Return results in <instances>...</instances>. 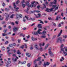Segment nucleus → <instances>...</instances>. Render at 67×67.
Returning <instances> with one entry per match:
<instances>
[{"label": "nucleus", "mask_w": 67, "mask_h": 67, "mask_svg": "<svg viewBox=\"0 0 67 67\" xmlns=\"http://www.w3.org/2000/svg\"><path fill=\"white\" fill-rule=\"evenodd\" d=\"M2 5L3 7H4L5 5V4L4 3H3Z\"/></svg>", "instance_id": "obj_48"}, {"label": "nucleus", "mask_w": 67, "mask_h": 67, "mask_svg": "<svg viewBox=\"0 0 67 67\" xmlns=\"http://www.w3.org/2000/svg\"><path fill=\"white\" fill-rule=\"evenodd\" d=\"M6 16V17H6L5 20L6 21H7L8 20V17H9V15H8V14L7 13Z\"/></svg>", "instance_id": "obj_8"}, {"label": "nucleus", "mask_w": 67, "mask_h": 67, "mask_svg": "<svg viewBox=\"0 0 67 67\" xmlns=\"http://www.w3.org/2000/svg\"><path fill=\"white\" fill-rule=\"evenodd\" d=\"M2 35L3 36H6L7 35V34L5 33H3L2 34Z\"/></svg>", "instance_id": "obj_40"}, {"label": "nucleus", "mask_w": 67, "mask_h": 67, "mask_svg": "<svg viewBox=\"0 0 67 67\" xmlns=\"http://www.w3.org/2000/svg\"><path fill=\"white\" fill-rule=\"evenodd\" d=\"M61 51H63V53L64 54H65L64 55L65 56H66L67 55V49H65V52H66L64 51V48H61Z\"/></svg>", "instance_id": "obj_1"}, {"label": "nucleus", "mask_w": 67, "mask_h": 67, "mask_svg": "<svg viewBox=\"0 0 67 67\" xmlns=\"http://www.w3.org/2000/svg\"><path fill=\"white\" fill-rule=\"evenodd\" d=\"M17 54H18V55H20L21 54V53L20 52V51L19 50L18 51V52H17Z\"/></svg>", "instance_id": "obj_21"}, {"label": "nucleus", "mask_w": 67, "mask_h": 67, "mask_svg": "<svg viewBox=\"0 0 67 67\" xmlns=\"http://www.w3.org/2000/svg\"><path fill=\"white\" fill-rule=\"evenodd\" d=\"M13 46H15V45H16V44H15V43H14L13 44Z\"/></svg>", "instance_id": "obj_63"}, {"label": "nucleus", "mask_w": 67, "mask_h": 67, "mask_svg": "<svg viewBox=\"0 0 67 67\" xmlns=\"http://www.w3.org/2000/svg\"><path fill=\"white\" fill-rule=\"evenodd\" d=\"M15 15L14 14H12V15H11L10 16V18H13V16H14Z\"/></svg>", "instance_id": "obj_30"}, {"label": "nucleus", "mask_w": 67, "mask_h": 67, "mask_svg": "<svg viewBox=\"0 0 67 67\" xmlns=\"http://www.w3.org/2000/svg\"><path fill=\"white\" fill-rule=\"evenodd\" d=\"M12 59L13 60V62H16L17 60L16 59L14 58H12Z\"/></svg>", "instance_id": "obj_18"}, {"label": "nucleus", "mask_w": 67, "mask_h": 67, "mask_svg": "<svg viewBox=\"0 0 67 67\" xmlns=\"http://www.w3.org/2000/svg\"><path fill=\"white\" fill-rule=\"evenodd\" d=\"M41 37H42V38H45V37H46V36H45V35H44V36L43 35L41 36Z\"/></svg>", "instance_id": "obj_31"}, {"label": "nucleus", "mask_w": 67, "mask_h": 67, "mask_svg": "<svg viewBox=\"0 0 67 67\" xmlns=\"http://www.w3.org/2000/svg\"><path fill=\"white\" fill-rule=\"evenodd\" d=\"M38 64L40 65H41V64H42V62L41 61H39L38 63Z\"/></svg>", "instance_id": "obj_39"}, {"label": "nucleus", "mask_w": 67, "mask_h": 67, "mask_svg": "<svg viewBox=\"0 0 67 67\" xmlns=\"http://www.w3.org/2000/svg\"><path fill=\"white\" fill-rule=\"evenodd\" d=\"M25 17L27 19V21H28V20H29V18L27 17V16H25Z\"/></svg>", "instance_id": "obj_41"}, {"label": "nucleus", "mask_w": 67, "mask_h": 67, "mask_svg": "<svg viewBox=\"0 0 67 67\" xmlns=\"http://www.w3.org/2000/svg\"><path fill=\"white\" fill-rule=\"evenodd\" d=\"M30 20H32V21H34L35 20V19L34 18H30Z\"/></svg>", "instance_id": "obj_24"}, {"label": "nucleus", "mask_w": 67, "mask_h": 67, "mask_svg": "<svg viewBox=\"0 0 67 67\" xmlns=\"http://www.w3.org/2000/svg\"><path fill=\"white\" fill-rule=\"evenodd\" d=\"M7 31V29H5V30H4L3 31L4 33H6Z\"/></svg>", "instance_id": "obj_36"}, {"label": "nucleus", "mask_w": 67, "mask_h": 67, "mask_svg": "<svg viewBox=\"0 0 67 67\" xmlns=\"http://www.w3.org/2000/svg\"><path fill=\"white\" fill-rule=\"evenodd\" d=\"M21 39H18V43H21Z\"/></svg>", "instance_id": "obj_27"}, {"label": "nucleus", "mask_w": 67, "mask_h": 67, "mask_svg": "<svg viewBox=\"0 0 67 67\" xmlns=\"http://www.w3.org/2000/svg\"><path fill=\"white\" fill-rule=\"evenodd\" d=\"M43 5H44V6L43 7V8H46V5H45L44 4H43Z\"/></svg>", "instance_id": "obj_51"}, {"label": "nucleus", "mask_w": 67, "mask_h": 67, "mask_svg": "<svg viewBox=\"0 0 67 67\" xmlns=\"http://www.w3.org/2000/svg\"><path fill=\"white\" fill-rule=\"evenodd\" d=\"M50 64L49 62H47L46 64L45 62H44V64L43 65L44 67H46V65L47 66H48Z\"/></svg>", "instance_id": "obj_6"}, {"label": "nucleus", "mask_w": 67, "mask_h": 67, "mask_svg": "<svg viewBox=\"0 0 67 67\" xmlns=\"http://www.w3.org/2000/svg\"><path fill=\"white\" fill-rule=\"evenodd\" d=\"M64 46V44H62L60 46V48H62V47H63Z\"/></svg>", "instance_id": "obj_60"}, {"label": "nucleus", "mask_w": 67, "mask_h": 67, "mask_svg": "<svg viewBox=\"0 0 67 67\" xmlns=\"http://www.w3.org/2000/svg\"><path fill=\"white\" fill-rule=\"evenodd\" d=\"M38 50H40V51L41 52H42V51H43V48H42V47H40V48Z\"/></svg>", "instance_id": "obj_17"}, {"label": "nucleus", "mask_w": 67, "mask_h": 67, "mask_svg": "<svg viewBox=\"0 0 67 67\" xmlns=\"http://www.w3.org/2000/svg\"><path fill=\"white\" fill-rule=\"evenodd\" d=\"M26 5L28 6V7H31V8H32V7H33V6L34 7H35V6H36V5H30H30H29L30 4L29 3V2L27 1L26 2Z\"/></svg>", "instance_id": "obj_3"}, {"label": "nucleus", "mask_w": 67, "mask_h": 67, "mask_svg": "<svg viewBox=\"0 0 67 67\" xmlns=\"http://www.w3.org/2000/svg\"><path fill=\"white\" fill-rule=\"evenodd\" d=\"M13 30L14 32H16V31H17L18 30H19V28L14 27V28H13Z\"/></svg>", "instance_id": "obj_7"}, {"label": "nucleus", "mask_w": 67, "mask_h": 67, "mask_svg": "<svg viewBox=\"0 0 67 67\" xmlns=\"http://www.w3.org/2000/svg\"><path fill=\"white\" fill-rule=\"evenodd\" d=\"M5 48L4 47V46H3L2 47V51H4V50H5Z\"/></svg>", "instance_id": "obj_20"}, {"label": "nucleus", "mask_w": 67, "mask_h": 67, "mask_svg": "<svg viewBox=\"0 0 67 67\" xmlns=\"http://www.w3.org/2000/svg\"><path fill=\"white\" fill-rule=\"evenodd\" d=\"M51 50H52V48H51V47L49 48L48 52H49V51H51Z\"/></svg>", "instance_id": "obj_46"}, {"label": "nucleus", "mask_w": 67, "mask_h": 67, "mask_svg": "<svg viewBox=\"0 0 67 67\" xmlns=\"http://www.w3.org/2000/svg\"><path fill=\"white\" fill-rule=\"evenodd\" d=\"M58 16H57V17L55 19V20H56V21H57V20H58Z\"/></svg>", "instance_id": "obj_54"}, {"label": "nucleus", "mask_w": 67, "mask_h": 67, "mask_svg": "<svg viewBox=\"0 0 67 67\" xmlns=\"http://www.w3.org/2000/svg\"><path fill=\"white\" fill-rule=\"evenodd\" d=\"M61 16H64V14H63V13H62L61 14Z\"/></svg>", "instance_id": "obj_58"}, {"label": "nucleus", "mask_w": 67, "mask_h": 67, "mask_svg": "<svg viewBox=\"0 0 67 67\" xmlns=\"http://www.w3.org/2000/svg\"><path fill=\"white\" fill-rule=\"evenodd\" d=\"M20 2V1L19 0H18L17 1H16V4H18Z\"/></svg>", "instance_id": "obj_44"}, {"label": "nucleus", "mask_w": 67, "mask_h": 67, "mask_svg": "<svg viewBox=\"0 0 67 67\" xmlns=\"http://www.w3.org/2000/svg\"><path fill=\"white\" fill-rule=\"evenodd\" d=\"M60 35H61V34L59 33V34L57 36V37H59V36H60Z\"/></svg>", "instance_id": "obj_52"}, {"label": "nucleus", "mask_w": 67, "mask_h": 67, "mask_svg": "<svg viewBox=\"0 0 67 67\" xmlns=\"http://www.w3.org/2000/svg\"><path fill=\"white\" fill-rule=\"evenodd\" d=\"M46 11H47V12H50L49 9H48V8H47L46 10Z\"/></svg>", "instance_id": "obj_16"}, {"label": "nucleus", "mask_w": 67, "mask_h": 67, "mask_svg": "<svg viewBox=\"0 0 67 67\" xmlns=\"http://www.w3.org/2000/svg\"><path fill=\"white\" fill-rule=\"evenodd\" d=\"M20 48H22V49H23V48H24V45H23Z\"/></svg>", "instance_id": "obj_59"}, {"label": "nucleus", "mask_w": 67, "mask_h": 67, "mask_svg": "<svg viewBox=\"0 0 67 67\" xmlns=\"http://www.w3.org/2000/svg\"><path fill=\"white\" fill-rule=\"evenodd\" d=\"M63 37L64 38H66L67 37V35H65V36H63Z\"/></svg>", "instance_id": "obj_33"}, {"label": "nucleus", "mask_w": 67, "mask_h": 67, "mask_svg": "<svg viewBox=\"0 0 67 67\" xmlns=\"http://www.w3.org/2000/svg\"><path fill=\"white\" fill-rule=\"evenodd\" d=\"M40 31H42V30L41 29H38L37 32H34V34L36 35H38V34H41V32Z\"/></svg>", "instance_id": "obj_2"}, {"label": "nucleus", "mask_w": 67, "mask_h": 67, "mask_svg": "<svg viewBox=\"0 0 67 67\" xmlns=\"http://www.w3.org/2000/svg\"><path fill=\"white\" fill-rule=\"evenodd\" d=\"M58 16V19H61V18H60V17L58 16Z\"/></svg>", "instance_id": "obj_57"}, {"label": "nucleus", "mask_w": 67, "mask_h": 67, "mask_svg": "<svg viewBox=\"0 0 67 67\" xmlns=\"http://www.w3.org/2000/svg\"><path fill=\"white\" fill-rule=\"evenodd\" d=\"M26 63V61H24V62H21V64H25Z\"/></svg>", "instance_id": "obj_26"}, {"label": "nucleus", "mask_w": 67, "mask_h": 67, "mask_svg": "<svg viewBox=\"0 0 67 67\" xmlns=\"http://www.w3.org/2000/svg\"><path fill=\"white\" fill-rule=\"evenodd\" d=\"M7 63H8V64H10V63H11V61H8L7 62Z\"/></svg>", "instance_id": "obj_47"}, {"label": "nucleus", "mask_w": 67, "mask_h": 67, "mask_svg": "<svg viewBox=\"0 0 67 67\" xmlns=\"http://www.w3.org/2000/svg\"><path fill=\"white\" fill-rule=\"evenodd\" d=\"M38 27L39 29L42 28V25H41V24H39L38 25Z\"/></svg>", "instance_id": "obj_13"}, {"label": "nucleus", "mask_w": 67, "mask_h": 67, "mask_svg": "<svg viewBox=\"0 0 67 67\" xmlns=\"http://www.w3.org/2000/svg\"><path fill=\"white\" fill-rule=\"evenodd\" d=\"M30 63H28L27 64V66L28 67H30Z\"/></svg>", "instance_id": "obj_49"}, {"label": "nucleus", "mask_w": 67, "mask_h": 67, "mask_svg": "<svg viewBox=\"0 0 67 67\" xmlns=\"http://www.w3.org/2000/svg\"><path fill=\"white\" fill-rule=\"evenodd\" d=\"M5 10L6 11H7V12L9 11V10H10V9H9L8 8H5Z\"/></svg>", "instance_id": "obj_19"}, {"label": "nucleus", "mask_w": 67, "mask_h": 67, "mask_svg": "<svg viewBox=\"0 0 67 67\" xmlns=\"http://www.w3.org/2000/svg\"><path fill=\"white\" fill-rule=\"evenodd\" d=\"M55 37H56V35H54L53 36V39H54V38H55Z\"/></svg>", "instance_id": "obj_61"}, {"label": "nucleus", "mask_w": 67, "mask_h": 67, "mask_svg": "<svg viewBox=\"0 0 67 67\" xmlns=\"http://www.w3.org/2000/svg\"><path fill=\"white\" fill-rule=\"evenodd\" d=\"M26 55L29 57H31V54L30 53H26Z\"/></svg>", "instance_id": "obj_9"}, {"label": "nucleus", "mask_w": 67, "mask_h": 67, "mask_svg": "<svg viewBox=\"0 0 67 67\" xmlns=\"http://www.w3.org/2000/svg\"><path fill=\"white\" fill-rule=\"evenodd\" d=\"M49 45V44H47V45H46V47L44 48L45 49H47V48L48 47V46Z\"/></svg>", "instance_id": "obj_14"}, {"label": "nucleus", "mask_w": 67, "mask_h": 67, "mask_svg": "<svg viewBox=\"0 0 67 67\" xmlns=\"http://www.w3.org/2000/svg\"><path fill=\"white\" fill-rule=\"evenodd\" d=\"M61 4H60V5L61 6L63 5V1H61L60 2Z\"/></svg>", "instance_id": "obj_23"}, {"label": "nucleus", "mask_w": 67, "mask_h": 67, "mask_svg": "<svg viewBox=\"0 0 67 67\" xmlns=\"http://www.w3.org/2000/svg\"><path fill=\"white\" fill-rule=\"evenodd\" d=\"M13 46V44H10L9 45V47H12Z\"/></svg>", "instance_id": "obj_43"}, {"label": "nucleus", "mask_w": 67, "mask_h": 67, "mask_svg": "<svg viewBox=\"0 0 67 67\" xmlns=\"http://www.w3.org/2000/svg\"><path fill=\"white\" fill-rule=\"evenodd\" d=\"M49 20H53V19L51 17H49L48 18Z\"/></svg>", "instance_id": "obj_25"}, {"label": "nucleus", "mask_w": 67, "mask_h": 67, "mask_svg": "<svg viewBox=\"0 0 67 67\" xmlns=\"http://www.w3.org/2000/svg\"><path fill=\"white\" fill-rule=\"evenodd\" d=\"M5 44H8V41H6V42L5 43Z\"/></svg>", "instance_id": "obj_53"}, {"label": "nucleus", "mask_w": 67, "mask_h": 67, "mask_svg": "<svg viewBox=\"0 0 67 67\" xmlns=\"http://www.w3.org/2000/svg\"><path fill=\"white\" fill-rule=\"evenodd\" d=\"M42 58L41 57H40L38 58L37 59V61H39V60H41V58Z\"/></svg>", "instance_id": "obj_11"}, {"label": "nucleus", "mask_w": 67, "mask_h": 67, "mask_svg": "<svg viewBox=\"0 0 67 67\" xmlns=\"http://www.w3.org/2000/svg\"><path fill=\"white\" fill-rule=\"evenodd\" d=\"M35 47L36 49H37V50H38V49H39L38 48V46H37V45H35Z\"/></svg>", "instance_id": "obj_15"}, {"label": "nucleus", "mask_w": 67, "mask_h": 67, "mask_svg": "<svg viewBox=\"0 0 67 67\" xmlns=\"http://www.w3.org/2000/svg\"><path fill=\"white\" fill-rule=\"evenodd\" d=\"M23 21L24 22H25L26 21V19H25V18H23Z\"/></svg>", "instance_id": "obj_34"}, {"label": "nucleus", "mask_w": 67, "mask_h": 67, "mask_svg": "<svg viewBox=\"0 0 67 67\" xmlns=\"http://www.w3.org/2000/svg\"><path fill=\"white\" fill-rule=\"evenodd\" d=\"M37 61L36 60H35L34 61V64L35 65L36 64V62Z\"/></svg>", "instance_id": "obj_38"}, {"label": "nucleus", "mask_w": 67, "mask_h": 67, "mask_svg": "<svg viewBox=\"0 0 67 67\" xmlns=\"http://www.w3.org/2000/svg\"><path fill=\"white\" fill-rule=\"evenodd\" d=\"M13 5H14V8H16V6L15 5V3H13Z\"/></svg>", "instance_id": "obj_29"}, {"label": "nucleus", "mask_w": 67, "mask_h": 67, "mask_svg": "<svg viewBox=\"0 0 67 67\" xmlns=\"http://www.w3.org/2000/svg\"><path fill=\"white\" fill-rule=\"evenodd\" d=\"M40 8H41V7L40 6V5H38L37 7V8L38 9H39Z\"/></svg>", "instance_id": "obj_42"}, {"label": "nucleus", "mask_w": 67, "mask_h": 67, "mask_svg": "<svg viewBox=\"0 0 67 67\" xmlns=\"http://www.w3.org/2000/svg\"><path fill=\"white\" fill-rule=\"evenodd\" d=\"M25 4H22V6H23V7L24 8L25 7Z\"/></svg>", "instance_id": "obj_50"}, {"label": "nucleus", "mask_w": 67, "mask_h": 67, "mask_svg": "<svg viewBox=\"0 0 67 67\" xmlns=\"http://www.w3.org/2000/svg\"><path fill=\"white\" fill-rule=\"evenodd\" d=\"M13 54V53H11V52H9L8 53V56H10L11 55V54Z\"/></svg>", "instance_id": "obj_28"}, {"label": "nucleus", "mask_w": 67, "mask_h": 67, "mask_svg": "<svg viewBox=\"0 0 67 67\" xmlns=\"http://www.w3.org/2000/svg\"><path fill=\"white\" fill-rule=\"evenodd\" d=\"M56 6H57V5H53L52 7L53 8H56Z\"/></svg>", "instance_id": "obj_32"}, {"label": "nucleus", "mask_w": 67, "mask_h": 67, "mask_svg": "<svg viewBox=\"0 0 67 67\" xmlns=\"http://www.w3.org/2000/svg\"><path fill=\"white\" fill-rule=\"evenodd\" d=\"M12 56H13V57L15 56H15H16V54H13L12 55Z\"/></svg>", "instance_id": "obj_55"}, {"label": "nucleus", "mask_w": 67, "mask_h": 67, "mask_svg": "<svg viewBox=\"0 0 67 67\" xmlns=\"http://www.w3.org/2000/svg\"><path fill=\"white\" fill-rule=\"evenodd\" d=\"M56 64H55L53 65V67H56Z\"/></svg>", "instance_id": "obj_56"}, {"label": "nucleus", "mask_w": 67, "mask_h": 67, "mask_svg": "<svg viewBox=\"0 0 67 67\" xmlns=\"http://www.w3.org/2000/svg\"><path fill=\"white\" fill-rule=\"evenodd\" d=\"M45 33H46V31H44L42 32L41 33V34H42V35H45Z\"/></svg>", "instance_id": "obj_12"}, {"label": "nucleus", "mask_w": 67, "mask_h": 67, "mask_svg": "<svg viewBox=\"0 0 67 67\" xmlns=\"http://www.w3.org/2000/svg\"><path fill=\"white\" fill-rule=\"evenodd\" d=\"M50 11H52L54 10V8H51V9H49Z\"/></svg>", "instance_id": "obj_37"}, {"label": "nucleus", "mask_w": 67, "mask_h": 67, "mask_svg": "<svg viewBox=\"0 0 67 67\" xmlns=\"http://www.w3.org/2000/svg\"><path fill=\"white\" fill-rule=\"evenodd\" d=\"M49 54L51 57H53L54 56V54L52 51H49L48 52Z\"/></svg>", "instance_id": "obj_5"}, {"label": "nucleus", "mask_w": 67, "mask_h": 67, "mask_svg": "<svg viewBox=\"0 0 67 67\" xmlns=\"http://www.w3.org/2000/svg\"><path fill=\"white\" fill-rule=\"evenodd\" d=\"M58 7H59V5H58V4L57 6V7H56L55 8V9L56 10H58Z\"/></svg>", "instance_id": "obj_35"}, {"label": "nucleus", "mask_w": 67, "mask_h": 67, "mask_svg": "<svg viewBox=\"0 0 67 67\" xmlns=\"http://www.w3.org/2000/svg\"><path fill=\"white\" fill-rule=\"evenodd\" d=\"M31 39L32 41H35V38L34 37H31Z\"/></svg>", "instance_id": "obj_22"}, {"label": "nucleus", "mask_w": 67, "mask_h": 67, "mask_svg": "<svg viewBox=\"0 0 67 67\" xmlns=\"http://www.w3.org/2000/svg\"><path fill=\"white\" fill-rule=\"evenodd\" d=\"M58 26V27H60V26H61V25H60V23L59 24Z\"/></svg>", "instance_id": "obj_62"}, {"label": "nucleus", "mask_w": 67, "mask_h": 67, "mask_svg": "<svg viewBox=\"0 0 67 67\" xmlns=\"http://www.w3.org/2000/svg\"><path fill=\"white\" fill-rule=\"evenodd\" d=\"M19 16V18H22V15L21 14H20Z\"/></svg>", "instance_id": "obj_45"}, {"label": "nucleus", "mask_w": 67, "mask_h": 67, "mask_svg": "<svg viewBox=\"0 0 67 67\" xmlns=\"http://www.w3.org/2000/svg\"><path fill=\"white\" fill-rule=\"evenodd\" d=\"M16 19H18V20H19L20 19V16L18 14H16Z\"/></svg>", "instance_id": "obj_10"}, {"label": "nucleus", "mask_w": 67, "mask_h": 67, "mask_svg": "<svg viewBox=\"0 0 67 67\" xmlns=\"http://www.w3.org/2000/svg\"><path fill=\"white\" fill-rule=\"evenodd\" d=\"M59 42L60 43L62 44L63 43V41H62V38L61 37L59 38L58 40H57V43H58Z\"/></svg>", "instance_id": "obj_4"}, {"label": "nucleus", "mask_w": 67, "mask_h": 67, "mask_svg": "<svg viewBox=\"0 0 67 67\" xmlns=\"http://www.w3.org/2000/svg\"><path fill=\"white\" fill-rule=\"evenodd\" d=\"M5 23V21H3V22H2V24H4Z\"/></svg>", "instance_id": "obj_64"}]
</instances>
